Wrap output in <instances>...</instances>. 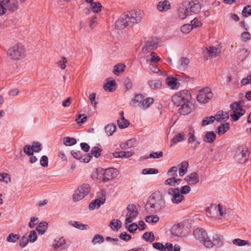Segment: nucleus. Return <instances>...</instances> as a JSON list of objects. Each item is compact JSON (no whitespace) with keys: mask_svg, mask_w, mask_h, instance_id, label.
<instances>
[{"mask_svg":"<svg viewBox=\"0 0 251 251\" xmlns=\"http://www.w3.org/2000/svg\"><path fill=\"white\" fill-rule=\"evenodd\" d=\"M172 101L177 106H180L178 112L183 115H186L191 112L194 105L190 101L191 96L187 90H182L173 96Z\"/></svg>","mask_w":251,"mask_h":251,"instance_id":"obj_1","label":"nucleus"},{"mask_svg":"<svg viewBox=\"0 0 251 251\" xmlns=\"http://www.w3.org/2000/svg\"><path fill=\"white\" fill-rule=\"evenodd\" d=\"M165 201L159 191L152 193L149 197L146 205V210L149 214H153L164 207Z\"/></svg>","mask_w":251,"mask_h":251,"instance_id":"obj_2","label":"nucleus"},{"mask_svg":"<svg viewBox=\"0 0 251 251\" xmlns=\"http://www.w3.org/2000/svg\"><path fill=\"white\" fill-rule=\"evenodd\" d=\"M193 234L197 240L203 243L206 248H210L213 247L212 242L204 229L197 228L194 231Z\"/></svg>","mask_w":251,"mask_h":251,"instance_id":"obj_3","label":"nucleus"},{"mask_svg":"<svg viewBox=\"0 0 251 251\" xmlns=\"http://www.w3.org/2000/svg\"><path fill=\"white\" fill-rule=\"evenodd\" d=\"M25 52L23 46L21 44H18L8 50L7 55L10 59L19 60L24 56Z\"/></svg>","mask_w":251,"mask_h":251,"instance_id":"obj_4","label":"nucleus"},{"mask_svg":"<svg viewBox=\"0 0 251 251\" xmlns=\"http://www.w3.org/2000/svg\"><path fill=\"white\" fill-rule=\"evenodd\" d=\"M134 25L128 11L125 12L115 23V26L118 29H123Z\"/></svg>","mask_w":251,"mask_h":251,"instance_id":"obj_5","label":"nucleus"},{"mask_svg":"<svg viewBox=\"0 0 251 251\" xmlns=\"http://www.w3.org/2000/svg\"><path fill=\"white\" fill-rule=\"evenodd\" d=\"M213 97V94L211 89L208 87H205L199 92L197 95V100L201 103H205Z\"/></svg>","mask_w":251,"mask_h":251,"instance_id":"obj_6","label":"nucleus"},{"mask_svg":"<svg viewBox=\"0 0 251 251\" xmlns=\"http://www.w3.org/2000/svg\"><path fill=\"white\" fill-rule=\"evenodd\" d=\"M127 213L125 222L131 223L137 217L138 212L136 206L133 204H128L126 207Z\"/></svg>","mask_w":251,"mask_h":251,"instance_id":"obj_7","label":"nucleus"},{"mask_svg":"<svg viewBox=\"0 0 251 251\" xmlns=\"http://www.w3.org/2000/svg\"><path fill=\"white\" fill-rule=\"evenodd\" d=\"M236 152V157L239 163H244L248 159L249 153L247 147L243 146H239Z\"/></svg>","mask_w":251,"mask_h":251,"instance_id":"obj_8","label":"nucleus"},{"mask_svg":"<svg viewBox=\"0 0 251 251\" xmlns=\"http://www.w3.org/2000/svg\"><path fill=\"white\" fill-rule=\"evenodd\" d=\"M167 193L172 197L171 201L173 203H179L184 198L178 188H170L168 190Z\"/></svg>","mask_w":251,"mask_h":251,"instance_id":"obj_9","label":"nucleus"},{"mask_svg":"<svg viewBox=\"0 0 251 251\" xmlns=\"http://www.w3.org/2000/svg\"><path fill=\"white\" fill-rule=\"evenodd\" d=\"M102 175L101 181L103 182H107L115 178L119 175V171L118 170L113 168H110L104 170Z\"/></svg>","mask_w":251,"mask_h":251,"instance_id":"obj_10","label":"nucleus"},{"mask_svg":"<svg viewBox=\"0 0 251 251\" xmlns=\"http://www.w3.org/2000/svg\"><path fill=\"white\" fill-rule=\"evenodd\" d=\"M185 6L190 15L198 13L201 9L200 3L198 0L189 1Z\"/></svg>","mask_w":251,"mask_h":251,"instance_id":"obj_11","label":"nucleus"},{"mask_svg":"<svg viewBox=\"0 0 251 251\" xmlns=\"http://www.w3.org/2000/svg\"><path fill=\"white\" fill-rule=\"evenodd\" d=\"M71 154L75 158L79 160L82 162L88 163L92 158V156L90 153L82 155L81 151H78L73 150Z\"/></svg>","mask_w":251,"mask_h":251,"instance_id":"obj_12","label":"nucleus"},{"mask_svg":"<svg viewBox=\"0 0 251 251\" xmlns=\"http://www.w3.org/2000/svg\"><path fill=\"white\" fill-rule=\"evenodd\" d=\"M129 12L130 18L134 24L140 23L143 18V12L140 10H133Z\"/></svg>","mask_w":251,"mask_h":251,"instance_id":"obj_13","label":"nucleus"},{"mask_svg":"<svg viewBox=\"0 0 251 251\" xmlns=\"http://www.w3.org/2000/svg\"><path fill=\"white\" fill-rule=\"evenodd\" d=\"M0 2L6 4L7 9L11 12L16 11L19 7L17 0H0Z\"/></svg>","mask_w":251,"mask_h":251,"instance_id":"obj_14","label":"nucleus"},{"mask_svg":"<svg viewBox=\"0 0 251 251\" xmlns=\"http://www.w3.org/2000/svg\"><path fill=\"white\" fill-rule=\"evenodd\" d=\"M185 180L189 184H196L199 181L198 174L196 172L192 173L185 177Z\"/></svg>","mask_w":251,"mask_h":251,"instance_id":"obj_15","label":"nucleus"},{"mask_svg":"<svg viewBox=\"0 0 251 251\" xmlns=\"http://www.w3.org/2000/svg\"><path fill=\"white\" fill-rule=\"evenodd\" d=\"M158 43L153 40L147 41L143 48V50L145 51L149 52L156 49L158 46Z\"/></svg>","mask_w":251,"mask_h":251,"instance_id":"obj_16","label":"nucleus"},{"mask_svg":"<svg viewBox=\"0 0 251 251\" xmlns=\"http://www.w3.org/2000/svg\"><path fill=\"white\" fill-rule=\"evenodd\" d=\"M105 199L101 198L95 200L93 202H91L89 205L90 210H94L95 208H99L102 204L105 202Z\"/></svg>","mask_w":251,"mask_h":251,"instance_id":"obj_17","label":"nucleus"},{"mask_svg":"<svg viewBox=\"0 0 251 251\" xmlns=\"http://www.w3.org/2000/svg\"><path fill=\"white\" fill-rule=\"evenodd\" d=\"M216 138V135L213 131H207L203 137V141L207 143H213Z\"/></svg>","mask_w":251,"mask_h":251,"instance_id":"obj_18","label":"nucleus"},{"mask_svg":"<svg viewBox=\"0 0 251 251\" xmlns=\"http://www.w3.org/2000/svg\"><path fill=\"white\" fill-rule=\"evenodd\" d=\"M184 136L185 134L183 132L176 134L171 140L170 146L172 147L174 146L178 142H180L184 140Z\"/></svg>","mask_w":251,"mask_h":251,"instance_id":"obj_19","label":"nucleus"},{"mask_svg":"<svg viewBox=\"0 0 251 251\" xmlns=\"http://www.w3.org/2000/svg\"><path fill=\"white\" fill-rule=\"evenodd\" d=\"M245 113L246 110L244 109H241L239 111H232L230 113V117L234 121H237Z\"/></svg>","mask_w":251,"mask_h":251,"instance_id":"obj_20","label":"nucleus"},{"mask_svg":"<svg viewBox=\"0 0 251 251\" xmlns=\"http://www.w3.org/2000/svg\"><path fill=\"white\" fill-rule=\"evenodd\" d=\"M171 233L175 236H181L182 235V227L179 224L174 225L171 228Z\"/></svg>","mask_w":251,"mask_h":251,"instance_id":"obj_21","label":"nucleus"},{"mask_svg":"<svg viewBox=\"0 0 251 251\" xmlns=\"http://www.w3.org/2000/svg\"><path fill=\"white\" fill-rule=\"evenodd\" d=\"M148 84L151 89H159L162 87V82L159 79H152L148 81Z\"/></svg>","mask_w":251,"mask_h":251,"instance_id":"obj_22","label":"nucleus"},{"mask_svg":"<svg viewBox=\"0 0 251 251\" xmlns=\"http://www.w3.org/2000/svg\"><path fill=\"white\" fill-rule=\"evenodd\" d=\"M216 120L217 122H221L222 120L226 121L229 118V115L227 112H224L223 111H219L215 116Z\"/></svg>","mask_w":251,"mask_h":251,"instance_id":"obj_23","label":"nucleus"},{"mask_svg":"<svg viewBox=\"0 0 251 251\" xmlns=\"http://www.w3.org/2000/svg\"><path fill=\"white\" fill-rule=\"evenodd\" d=\"M190 63L189 59L187 57H181L179 60L178 69L180 70H185Z\"/></svg>","mask_w":251,"mask_h":251,"instance_id":"obj_24","label":"nucleus"},{"mask_svg":"<svg viewBox=\"0 0 251 251\" xmlns=\"http://www.w3.org/2000/svg\"><path fill=\"white\" fill-rule=\"evenodd\" d=\"M116 85V83L114 80L108 81L104 85L103 88L106 91L114 92L116 90L115 87Z\"/></svg>","mask_w":251,"mask_h":251,"instance_id":"obj_25","label":"nucleus"},{"mask_svg":"<svg viewBox=\"0 0 251 251\" xmlns=\"http://www.w3.org/2000/svg\"><path fill=\"white\" fill-rule=\"evenodd\" d=\"M213 246H216L220 247L223 244V237L219 234H215L213 236V241H212Z\"/></svg>","mask_w":251,"mask_h":251,"instance_id":"obj_26","label":"nucleus"},{"mask_svg":"<svg viewBox=\"0 0 251 251\" xmlns=\"http://www.w3.org/2000/svg\"><path fill=\"white\" fill-rule=\"evenodd\" d=\"M168 85L173 90H176L178 88L179 83L176 81V79L174 77L168 78L167 79Z\"/></svg>","mask_w":251,"mask_h":251,"instance_id":"obj_27","label":"nucleus"},{"mask_svg":"<svg viewBox=\"0 0 251 251\" xmlns=\"http://www.w3.org/2000/svg\"><path fill=\"white\" fill-rule=\"evenodd\" d=\"M109 225L112 230L118 231L122 227V223L119 220L113 219L111 221Z\"/></svg>","mask_w":251,"mask_h":251,"instance_id":"obj_28","label":"nucleus"},{"mask_svg":"<svg viewBox=\"0 0 251 251\" xmlns=\"http://www.w3.org/2000/svg\"><path fill=\"white\" fill-rule=\"evenodd\" d=\"M157 8L160 11H167L170 8V2L168 0L160 1L158 3Z\"/></svg>","mask_w":251,"mask_h":251,"instance_id":"obj_29","label":"nucleus"},{"mask_svg":"<svg viewBox=\"0 0 251 251\" xmlns=\"http://www.w3.org/2000/svg\"><path fill=\"white\" fill-rule=\"evenodd\" d=\"M186 7L185 8L180 7L178 10V15L180 19H184L186 18L188 16H190V14H189Z\"/></svg>","mask_w":251,"mask_h":251,"instance_id":"obj_30","label":"nucleus"},{"mask_svg":"<svg viewBox=\"0 0 251 251\" xmlns=\"http://www.w3.org/2000/svg\"><path fill=\"white\" fill-rule=\"evenodd\" d=\"M188 162L184 161L181 162L180 167L179 168V175L180 176H183L187 172V167L188 166Z\"/></svg>","mask_w":251,"mask_h":251,"instance_id":"obj_31","label":"nucleus"},{"mask_svg":"<svg viewBox=\"0 0 251 251\" xmlns=\"http://www.w3.org/2000/svg\"><path fill=\"white\" fill-rule=\"evenodd\" d=\"M48 227V223L46 222L40 223L36 227V229L39 234H43L46 230Z\"/></svg>","mask_w":251,"mask_h":251,"instance_id":"obj_32","label":"nucleus"},{"mask_svg":"<svg viewBox=\"0 0 251 251\" xmlns=\"http://www.w3.org/2000/svg\"><path fill=\"white\" fill-rule=\"evenodd\" d=\"M117 126L115 124L108 125L105 127V130L108 136H111L116 130Z\"/></svg>","mask_w":251,"mask_h":251,"instance_id":"obj_33","label":"nucleus"},{"mask_svg":"<svg viewBox=\"0 0 251 251\" xmlns=\"http://www.w3.org/2000/svg\"><path fill=\"white\" fill-rule=\"evenodd\" d=\"M125 65L123 63H118L114 66L113 69V73L118 75L120 73L124 72Z\"/></svg>","mask_w":251,"mask_h":251,"instance_id":"obj_34","label":"nucleus"},{"mask_svg":"<svg viewBox=\"0 0 251 251\" xmlns=\"http://www.w3.org/2000/svg\"><path fill=\"white\" fill-rule=\"evenodd\" d=\"M229 128V124L228 123H226L222 124L220 126L218 127V134L219 135H223L226 133Z\"/></svg>","mask_w":251,"mask_h":251,"instance_id":"obj_35","label":"nucleus"},{"mask_svg":"<svg viewBox=\"0 0 251 251\" xmlns=\"http://www.w3.org/2000/svg\"><path fill=\"white\" fill-rule=\"evenodd\" d=\"M208 55L210 57H216L220 52V50L219 48L215 47H210L208 50Z\"/></svg>","mask_w":251,"mask_h":251,"instance_id":"obj_36","label":"nucleus"},{"mask_svg":"<svg viewBox=\"0 0 251 251\" xmlns=\"http://www.w3.org/2000/svg\"><path fill=\"white\" fill-rule=\"evenodd\" d=\"M244 104V102L242 101H235L230 105V108L233 111H239L240 109H243L242 106Z\"/></svg>","mask_w":251,"mask_h":251,"instance_id":"obj_37","label":"nucleus"},{"mask_svg":"<svg viewBox=\"0 0 251 251\" xmlns=\"http://www.w3.org/2000/svg\"><path fill=\"white\" fill-rule=\"evenodd\" d=\"M69 224L72 225V226L77 228L80 229H87L88 228V226L87 225H84L80 223L79 222L75 221L69 222Z\"/></svg>","mask_w":251,"mask_h":251,"instance_id":"obj_38","label":"nucleus"},{"mask_svg":"<svg viewBox=\"0 0 251 251\" xmlns=\"http://www.w3.org/2000/svg\"><path fill=\"white\" fill-rule=\"evenodd\" d=\"M154 100L151 98H148L144 100L140 105V107L143 108H147L153 103Z\"/></svg>","mask_w":251,"mask_h":251,"instance_id":"obj_39","label":"nucleus"},{"mask_svg":"<svg viewBox=\"0 0 251 251\" xmlns=\"http://www.w3.org/2000/svg\"><path fill=\"white\" fill-rule=\"evenodd\" d=\"M64 144L67 146H71L76 143V140L74 138L66 137L63 139Z\"/></svg>","mask_w":251,"mask_h":251,"instance_id":"obj_40","label":"nucleus"},{"mask_svg":"<svg viewBox=\"0 0 251 251\" xmlns=\"http://www.w3.org/2000/svg\"><path fill=\"white\" fill-rule=\"evenodd\" d=\"M117 123L120 128L127 127L129 125V121L125 119V118H121L120 120H118Z\"/></svg>","mask_w":251,"mask_h":251,"instance_id":"obj_41","label":"nucleus"},{"mask_svg":"<svg viewBox=\"0 0 251 251\" xmlns=\"http://www.w3.org/2000/svg\"><path fill=\"white\" fill-rule=\"evenodd\" d=\"M143 238L147 242H152L154 240V236L152 232H146L144 233Z\"/></svg>","mask_w":251,"mask_h":251,"instance_id":"obj_42","label":"nucleus"},{"mask_svg":"<svg viewBox=\"0 0 251 251\" xmlns=\"http://www.w3.org/2000/svg\"><path fill=\"white\" fill-rule=\"evenodd\" d=\"M232 243L238 246H243L245 245L250 246V244L248 241L242 240L239 238L235 239L232 241Z\"/></svg>","mask_w":251,"mask_h":251,"instance_id":"obj_43","label":"nucleus"},{"mask_svg":"<svg viewBox=\"0 0 251 251\" xmlns=\"http://www.w3.org/2000/svg\"><path fill=\"white\" fill-rule=\"evenodd\" d=\"M129 223H126L125 222V225L126 228L130 233H134L138 229V225L137 224L133 223L130 225H128Z\"/></svg>","mask_w":251,"mask_h":251,"instance_id":"obj_44","label":"nucleus"},{"mask_svg":"<svg viewBox=\"0 0 251 251\" xmlns=\"http://www.w3.org/2000/svg\"><path fill=\"white\" fill-rule=\"evenodd\" d=\"M86 196L81 192L80 190H75L73 195V200L75 201H77L81 200Z\"/></svg>","mask_w":251,"mask_h":251,"instance_id":"obj_45","label":"nucleus"},{"mask_svg":"<svg viewBox=\"0 0 251 251\" xmlns=\"http://www.w3.org/2000/svg\"><path fill=\"white\" fill-rule=\"evenodd\" d=\"M102 149L98 147H94L92 148L91 151L90 155H94L95 157L98 158L101 155V152L102 151Z\"/></svg>","mask_w":251,"mask_h":251,"instance_id":"obj_46","label":"nucleus"},{"mask_svg":"<svg viewBox=\"0 0 251 251\" xmlns=\"http://www.w3.org/2000/svg\"><path fill=\"white\" fill-rule=\"evenodd\" d=\"M77 190H80L84 195L87 196L90 191V187L89 184H83L80 187H78Z\"/></svg>","mask_w":251,"mask_h":251,"instance_id":"obj_47","label":"nucleus"},{"mask_svg":"<svg viewBox=\"0 0 251 251\" xmlns=\"http://www.w3.org/2000/svg\"><path fill=\"white\" fill-rule=\"evenodd\" d=\"M215 120H216V118L214 116L207 117L202 120L201 125L202 126H205L208 125L213 123Z\"/></svg>","mask_w":251,"mask_h":251,"instance_id":"obj_48","label":"nucleus"},{"mask_svg":"<svg viewBox=\"0 0 251 251\" xmlns=\"http://www.w3.org/2000/svg\"><path fill=\"white\" fill-rule=\"evenodd\" d=\"M158 221L159 217L156 215L148 216L145 218V221L148 223L154 224Z\"/></svg>","mask_w":251,"mask_h":251,"instance_id":"obj_49","label":"nucleus"},{"mask_svg":"<svg viewBox=\"0 0 251 251\" xmlns=\"http://www.w3.org/2000/svg\"><path fill=\"white\" fill-rule=\"evenodd\" d=\"M104 241V237L100 234L95 235L92 240V243L94 245L96 244H101Z\"/></svg>","mask_w":251,"mask_h":251,"instance_id":"obj_50","label":"nucleus"},{"mask_svg":"<svg viewBox=\"0 0 251 251\" xmlns=\"http://www.w3.org/2000/svg\"><path fill=\"white\" fill-rule=\"evenodd\" d=\"M0 181L4 182L6 184H8L11 181L10 175L6 173H0Z\"/></svg>","mask_w":251,"mask_h":251,"instance_id":"obj_51","label":"nucleus"},{"mask_svg":"<svg viewBox=\"0 0 251 251\" xmlns=\"http://www.w3.org/2000/svg\"><path fill=\"white\" fill-rule=\"evenodd\" d=\"M65 244V241L63 238H60L55 240V243L53 246L54 249H58L62 247Z\"/></svg>","mask_w":251,"mask_h":251,"instance_id":"obj_52","label":"nucleus"},{"mask_svg":"<svg viewBox=\"0 0 251 251\" xmlns=\"http://www.w3.org/2000/svg\"><path fill=\"white\" fill-rule=\"evenodd\" d=\"M158 173V171L156 169L154 168H146L142 170V174L144 175H152V174H156Z\"/></svg>","mask_w":251,"mask_h":251,"instance_id":"obj_53","label":"nucleus"},{"mask_svg":"<svg viewBox=\"0 0 251 251\" xmlns=\"http://www.w3.org/2000/svg\"><path fill=\"white\" fill-rule=\"evenodd\" d=\"M91 6L93 9V11L95 13H99L101 11L102 6L100 2H92L91 4Z\"/></svg>","mask_w":251,"mask_h":251,"instance_id":"obj_54","label":"nucleus"},{"mask_svg":"<svg viewBox=\"0 0 251 251\" xmlns=\"http://www.w3.org/2000/svg\"><path fill=\"white\" fill-rule=\"evenodd\" d=\"M189 138L188 139V141L189 143H195V146H196L200 144V142L198 141L197 138L192 133H189L188 134Z\"/></svg>","mask_w":251,"mask_h":251,"instance_id":"obj_55","label":"nucleus"},{"mask_svg":"<svg viewBox=\"0 0 251 251\" xmlns=\"http://www.w3.org/2000/svg\"><path fill=\"white\" fill-rule=\"evenodd\" d=\"M19 237L18 234L10 233L7 237L6 240L9 242L15 243L19 239Z\"/></svg>","mask_w":251,"mask_h":251,"instance_id":"obj_56","label":"nucleus"},{"mask_svg":"<svg viewBox=\"0 0 251 251\" xmlns=\"http://www.w3.org/2000/svg\"><path fill=\"white\" fill-rule=\"evenodd\" d=\"M177 167L174 166L171 167L168 171L167 175L168 176L177 177Z\"/></svg>","mask_w":251,"mask_h":251,"instance_id":"obj_57","label":"nucleus"},{"mask_svg":"<svg viewBox=\"0 0 251 251\" xmlns=\"http://www.w3.org/2000/svg\"><path fill=\"white\" fill-rule=\"evenodd\" d=\"M32 148L33 151L38 152L42 150V145L38 142H34L32 145Z\"/></svg>","mask_w":251,"mask_h":251,"instance_id":"obj_58","label":"nucleus"},{"mask_svg":"<svg viewBox=\"0 0 251 251\" xmlns=\"http://www.w3.org/2000/svg\"><path fill=\"white\" fill-rule=\"evenodd\" d=\"M242 16L243 17H247L249 15H251V6L247 5L244 7L242 13Z\"/></svg>","mask_w":251,"mask_h":251,"instance_id":"obj_59","label":"nucleus"},{"mask_svg":"<svg viewBox=\"0 0 251 251\" xmlns=\"http://www.w3.org/2000/svg\"><path fill=\"white\" fill-rule=\"evenodd\" d=\"M28 238L26 236L24 235L20 240L19 245L22 248H24L26 246V245L28 243Z\"/></svg>","mask_w":251,"mask_h":251,"instance_id":"obj_60","label":"nucleus"},{"mask_svg":"<svg viewBox=\"0 0 251 251\" xmlns=\"http://www.w3.org/2000/svg\"><path fill=\"white\" fill-rule=\"evenodd\" d=\"M192 29V25L190 24H185L181 27V31L184 33H188Z\"/></svg>","mask_w":251,"mask_h":251,"instance_id":"obj_61","label":"nucleus"},{"mask_svg":"<svg viewBox=\"0 0 251 251\" xmlns=\"http://www.w3.org/2000/svg\"><path fill=\"white\" fill-rule=\"evenodd\" d=\"M175 177L171 176V177L167 179L164 183L165 185L176 186V181H175Z\"/></svg>","mask_w":251,"mask_h":251,"instance_id":"obj_62","label":"nucleus"},{"mask_svg":"<svg viewBox=\"0 0 251 251\" xmlns=\"http://www.w3.org/2000/svg\"><path fill=\"white\" fill-rule=\"evenodd\" d=\"M67 62L68 61L66 58L63 57L59 61H58L57 64L62 69H65L66 67V64L67 63Z\"/></svg>","mask_w":251,"mask_h":251,"instance_id":"obj_63","label":"nucleus"},{"mask_svg":"<svg viewBox=\"0 0 251 251\" xmlns=\"http://www.w3.org/2000/svg\"><path fill=\"white\" fill-rule=\"evenodd\" d=\"M87 119V117L84 114H80L78 116V118L75 120V121L78 124H82L86 122Z\"/></svg>","mask_w":251,"mask_h":251,"instance_id":"obj_64","label":"nucleus"}]
</instances>
